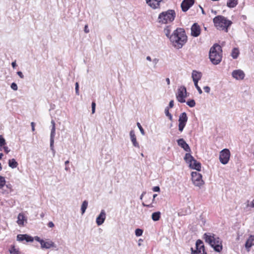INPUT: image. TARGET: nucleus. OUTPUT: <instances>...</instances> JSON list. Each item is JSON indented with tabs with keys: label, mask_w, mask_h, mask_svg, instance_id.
<instances>
[{
	"label": "nucleus",
	"mask_w": 254,
	"mask_h": 254,
	"mask_svg": "<svg viewBox=\"0 0 254 254\" xmlns=\"http://www.w3.org/2000/svg\"><path fill=\"white\" fill-rule=\"evenodd\" d=\"M245 73L244 71L241 69H237L234 70L232 73V76L233 78L237 80H242L245 77Z\"/></svg>",
	"instance_id": "nucleus-13"
},
{
	"label": "nucleus",
	"mask_w": 254,
	"mask_h": 254,
	"mask_svg": "<svg viewBox=\"0 0 254 254\" xmlns=\"http://www.w3.org/2000/svg\"><path fill=\"white\" fill-rule=\"evenodd\" d=\"M178 145L184 149L187 152L191 151L190 148L188 143L183 138H180L177 140Z\"/></svg>",
	"instance_id": "nucleus-14"
},
{
	"label": "nucleus",
	"mask_w": 254,
	"mask_h": 254,
	"mask_svg": "<svg viewBox=\"0 0 254 254\" xmlns=\"http://www.w3.org/2000/svg\"><path fill=\"white\" fill-rule=\"evenodd\" d=\"M157 196V194H154L153 195V199H152V202L154 201L155 198Z\"/></svg>",
	"instance_id": "nucleus-56"
},
{
	"label": "nucleus",
	"mask_w": 254,
	"mask_h": 254,
	"mask_svg": "<svg viewBox=\"0 0 254 254\" xmlns=\"http://www.w3.org/2000/svg\"><path fill=\"white\" fill-rule=\"evenodd\" d=\"M199 7H200V8L201 9L202 13L203 14H205V13L204 10L203 9V8H202V7L201 6H200V5H199Z\"/></svg>",
	"instance_id": "nucleus-59"
},
{
	"label": "nucleus",
	"mask_w": 254,
	"mask_h": 254,
	"mask_svg": "<svg viewBox=\"0 0 254 254\" xmlns=\"http://www.w3.org/2000/svg\"><path fill=\"white\" fill-rule=\"evenodd\" d=\"M204 91L207 93L210 92V88L209 86H206L203 87Z\"/></svg>",
	"instance_id": "nucleus-42"
},
{
	"label": "nucleus",
	"mask_w": 254,
	"mask_h": 254,
	"mask_svg": "<svg viewBox=\"0 0 254 254\" xmlns=\"http://www.w3.org/2000/svg\"><path fill=\"white\" fill-rule=\"evenodd\" d=\"M10 87L14 91H16L18 89L17 84L14 82L12 83Z\"/></svg>",
	"instance_id": "nucleus-39"
},
{
	"label": "nucleus",
	"mask_w": 254,
	"mask_h": 254,
	"mask_svg": "<svg viewBox=\"0 0 254 254\" xmlns=\"http://www.w3.org/2000/svg\"><path fill=\"white\" fill-rule=\"evenodd\" d=\"M51 124H52V127H55V123L54 121L52 120V121H51Z\"/></svg>",
	"instance_id": "nucleus-58"
},
{
	"label": "nucleus",
	"mask_w": 254,
	"mask_h": 254,
	"mask_svg": "<svg viewBox=\"0 0 254 254\" xmlns=\"http://www.w3.org/2000/svg\"><path fill=\"white\" fill-rule=\"evenodd\" d=\"M200 34V27L197 23H194L191 27V36L196 37Z\"/></svg>",
	"instance_id": "nucleus-12"
},
{
	"label": "nucleus",
	"mask_w": 254,
	"mask_h": 254,
	"mask_svg": "<svg viewBox=\"0 0 254 254\" xmlns=\"http://www.w3.org/2000/svg\"><path fill=\"white\" fill-rule=\"evenodd\" d=\"M170 40L173 46L179 49L186 43L187 37L183 29L177 28L170 36Z\"/></svg>",
	"instance_id": "nucleus-1"
},
{
	"label": "nucleus",
	"mask_w": 254,
	"mask_h": 254,
	"mask_svg": "<svg viewBox=\"0 0 254 254\" xmlns=\"http://www.w3.org/2000/svg\"><path fill=\"white\" fill-rule=\"evenodd\" d=\"M145 192H143L142 193V194H141V196H140V199H142V198H143V196L144 194H145Z\"/></svg>",
	"instance_id": "nucleus-61"
},
{
	"label": "nucleus",
	"mask_w": 254,
	"mask_h": 254,
	"mask_svg": "<svg viewBox=\"0 0 254 254\" xmlns=\"http://www.w3.org/2000/svg\"><path fill=\"white\" fill-rule=\"evenodd\" d=\"M11 254H18V251L15 249L14 246H12L9 250Z\"/></svg>",
	"instance_id": "nucleus-34"
},
{
	"label": "nucleus",
	"mask_w": 254,
	"mask_h": 254,
	"mask_svg": "<svg viewBox=\"0 0 254 254\" xmlns=\"http://www.w3.org/2000/svg\"><path fill=\"white\" fill-rule=\"evenodd\" d=\"M56 134V127H53L51 129L50 134V140L54 141V137Z\"/></svg>",
	"instance_id": "nucleus-29"
},
{
	"label": "nucleus",
	"mask_w": 254,
	"mask_h": 254,
	"mask_svg": "<svg viewBox=\"0 0 254 254\" xmlns=\"http://www.w3.org/2000/svg\"><path fill=\"white\" fill-rule=\"evenodd\" d=\"M75 93L76 94L79 95V85L77 82L75 83Z\"/></svg>",
	"instance_id": "nucleus-40"
},
{
	"label": "nucleus",
	"mask_w": 254,
	"mask_h": 254,
	"mask_svg": "<svg viewBox=\"0 0 254 254\" xmlns=\"http://www.w3.org/2000/svg\"><path fill=\"white\" fill-rule=\"evenodd\" d=\"M222 48L217 44H214L212 47L209 51V59L211 62L214 64H218L220 63L222 60Z\"/></svg>",
	"instance_id": "nucleus-3"
},
{
	"label": "nucleus",
	"mask_w": 254,
	"mask_h": 254,
	"mask_svg": "<svg viewBox=\"0 0 254 254\" xmlns=\"http://www.w3.org/2000/svg\"><path fill=\"white\" fill-rule=\"evenodd\" d=\"M87 206H88V202L86 200H84L82 202V204L81 207V210L82 214L84 213V212H85V210L87 207Z\"/></svg>",
	"instance_id": "nucleus-28"
},
{
	"label": "nucleus",
	"mask_w": 254,
	"mask_h": 254,
	"mask_svg": "<svg viewBox=\"0 0 254 254\" xmlns=\"http://www.w3.org/2000/svg\"><path fill=\"white\" fill-rule=\"evenodd\" d=\"M191 254H206L205 251L203 242L200 240H197L195 243V250L191 248Z\"/></svg>",
	"instance_id": "nucleus-6"
},
{
	"label": "nucleus",
	"mask_w": 254,
	"mask_h": 254,
	"mask_svg": "<svg viewBox=\"0 0 254 254\" xmlns=\"http://www.w3.org/2000/svg\"><path fill=\"white\" fill-rule=\"evenodd\" d=\"M165 113L166 116H167L169 118V120H171V121H172L173 117H172V115L169 112V107H167L165 108Z\"/></svg>",
	"instance_id": "nucleus-30"
},
{
	"label": "nucleus",
	"mask_w": 254,
	"mask_h": 254,
	"mask_svg": "<svg viewBox=\"0 0 254 254\" xmlns=\"http://www.w3.org/2000/svg\"><path fill=\"white\" fill-rule=\"evenodd\" d=\"M2 147H3V149L4 150V151L6 153H8L10 151V150L8 149V147L4 146H3Z\"/></svg>",
	"instance_id": "nucleus-46"
},
{
	"label": "nucleus",
	"mask_w": 254,
	"mask_h": 254,
	"mask_svg": "<svg viewBox=\"0 0 254 254\" xmlns=\"http://www.w3.org/2000/svg\"><path fill=\"white\" fill-rule=\"evenodd\" d=\"M131 141L134 147L139 148L138 143L136 141V136L133 130H131L129 132Z\"/></svg>",
	"instance_id": "nucleus-21"
},
{
	"label": "nucleus",
	"mask_w": 254,
	"mask_h": 254,
	"mask_svg": "<svg viewBox=\"0 0 254 254\" xmlns=\"http://www.w3.org/2000/svg\"><path fill=\"white\" fill-rule=\"evenodd\" d=\"M25 240L27 242H32L34 238L27 234H19L17 236V241H23Z\"/></svg>",
	"instance_id": "nucleus-16"
},
{
	"label": "nucleus",
	"mask_w": 254,
	"mask_h": 254,
	"mask_svg": "<svg viewBox=\"0 0 254 254\" xmlns=\"http://www.w3.org/2000/svg\"><path fill=\"white\" fill-rule=\"evenodd\" d=\"M95 112V108H92V113L94 114Z\"/></svg>",
	"instance_id": "nucleus-62"
},
{
	"label": "nucleus",
	"mask_w": 254,
	"mask_h": 254,
	"mask_svg": "<svg viewBox=\"0 0 254 254\" xmlns=\"http://www.w3.org/2000/svg\"><path fill=\"white\" fill-rule=\"evenodd\" d=\"M187 89L185 86L180 87L178 90L176 98L178 102L184 103L186 102L185 98L187 97Z\"/></svg>",
	"instance_id": "nucleus-9"
},
{
	"label": "nucleus",
	"mask_w": 254,
	"mask_h": 254,
	"mask_svg": "<svg viewBox=\"0 0 254 254\" xmlns=\"http://www.w3.org/2000/svg\"><path fill=\"white\" fill-rule=\"evenodd\" d=\"M166 81L167 83V84L168 85H170V79L169 78H166Z\"/></svg>",
	"instance_id": "nucleus-53"
},
{
	"label": "nucleus",
	"mask_w": 254,
	"mask_h": 254,
	"mask_svg": "<svg viewBox=\"0 0 254 254\" xmlns=\"http://www.w3.org/2000/svg\"><path fill=\"white\" fill-rule=\"evenodd\" d=\"M91 106H92V108H95V107H96V104L94 102H93L92 103V105H91Z\"/></svg>",
	"instance_id": "nucleus-54"
},
{
	"label": "nucleus",
	"mask_w": 254,
	"mask_h": 254,
	"mask_svg": "<svg viewBox=\"0 0 254 254\" xmlns=\"http://www.w3.org/2000/svg\"><path fill=\"white\" fill-rule=\"evenodd\" d=\"M188 116L186 112L181 113L179 118V130L181 132L183 131L186 123L188 121Z\"/></svg>",
	"instance_id": "nucleus-10"
},
{
	"label": "nucleus",
	"mask_w": 254,
	"mask_h": 254,
	"mask_svg": "<svg viewBox=\"0 0 254 254\" xmlns=\"http://www.w3.org/2000/svg\"><path fill=\"white\" fill-rule=\"evenodd\" d=\"M194 82V86H195V88H196V89L197 90L199 94H202V90L201 89V88H200V87L198 85V82Z\"/></svg>",
	"instance_id": "nucleus-36"
},
{
	"label": "nucleus",
	"mask_w": 254,
	"mask_h": 254,
	"mask_svg": "<svg viewBox=\"0 0 254 254\" xmlns=\"http://www.w3.org/2000/svg\"><path fill=\"white\" fill-rule=\"evenodd\" d=\"M34 239H35L36 241H37V242H39V243H40V244H41V243H42L41 242L43 241V240L41 239H40L39 237H38V236H36V237H34Z\"/></svg>",
	"instance_id": "nucleus-44"
},
{
	"label": "nucleus",
	"mask_w": 254,
	"mask_h": 254,
	"mask_svg": "<svg viewBox=\"0 0 254 254\" xmlns=\"http://www.w3.org/2000/svg\"><path fill=\"white\" fill-rule=\"evenodd\" d=\"M84 30L86 33H88L89 32V30L88 28V26L87 25L85 26Z\"/></svg>",
	"instance_id": "nucleus-51"
},
{
	"label": "nucleus",
	"mask_w": 254,
	"mask_h": 254,
	"mask_svg": "<svg viewBox=\"0 0 254 254\" xmlns=\"http://www.w3.org/2000/svg\"><path fill=\"white\" fill-rule=\"evenodd\" d=\"M41 242V247L42 249H48L51 248L56 247L55 243L50 240H43Z\"/></svg>",
	"instance_id": "nucleus-15"
},
{
	"label": "nucleus",
	"mask_w": 254,
	"mask_h": 254,
	"mask_svg": "<svg viewBox=\"0 0 254 254\" xmlns=\"http://www.w3.org/2000/svg\"><path fill=\"white\" fill-rule=\"evenodd\" d=\"M137 126L141 132V133L144 135L145 134V132H144V130L143 129V128H142V127H141L140 124L139 123H137Z\"/></svg>",
	"instance_id": "nucleus-38"
},
{
	"label": "nucleus",
	"mask_w": 254,
	"mask_h": 254,
	"mask_svg": "<svg viewBox=\"0 0 254 254\" xmlns=\"http://www.w3.org/2000/svg\"><path fill=\"white\" fill-rule=\"evenodd\" d=\"M202 74L200 72H198L196 70H193L191 74V77L193 82H198L201 79Z\"/></svg>",
	"instance_id": "nucleus-18"
},
{
	"label": "nucleus",
	"mask_w": 254,
	"mask_h": 254,
	"mask_svg": "<svg viewBox=\"0 0 254 254\" xmlns=\"http://www.w3.org/2000/svg\"><path fill=\"white\" fill-rule=\"evenodd\" d=\"M152 190L155 192H159L160 190L159 186H156L153 188Z\"/></svg>",
	"instance_id": "nucleus-43"
},
{
	"label": "nucleus",
	"mask_w": 254,
	"mask_h": 254,
	"mask_svg": "<svg viewBox=\"0 0 254 254\" xmlns=\"http://www.w3.org/2000/svg\"><path fill=\"white\" fill-rule=\"evenodd\" d=\"M252 246H254V236H251L246 242L245 247L248 252L250 251V248Z\"/></svg>",
	"instance_id": "nucleus-20"
},
{
	"label": "nucleus",
	"mask_w": 254,
	"mask_h": 254,
	"mask_svg": "<svg viewBox=\"0 0 254 254\" xmlns=\"http://www.w3.org/2000/svg\"><path fill=\"white\" fill-rule=\"evenodd\" d=\"M44 213H42L41 214H40V216L41 218H43L44 216Z\"/></svg>",
	"instance_id": "nucleus-63"
},
{
	"label": "nucleus",
	"mask_w": 254,
	"mask_h": 254,
	"mask_svg": "<svg viewBox=\"0 0 254 254\" xmlns=\"http://www.w3.org/2000/svg\"><path fill=\"white\" fill-rule=\"evenodd\" d=\"M238 3V0H227V6L229 8H234Z\"/></svg>",
	"instance_id": "nucleus-23"
},
{
	"label": "nucleus",
	"mask_w": 254,
	"mask_h": 254,
	"mask_svg": "<svg viewBox=\"0 0 254 254\" xmlns=\"http://www.w3.org/2000/svg\"><path fill=\"white\" fill-rule=\"evenodd\" d=\"M48 226L50 228H52L54 226V224L52 222H49L48 224Z\"/></svg>",
	"instance_id": "nucleus-50"
},
{
	"label": "nucleus",
	"mask_w": 254,
	"mask_h": 254,
	"mask_svg": "<svg viewBox=\"0 0 254 254\" xmlns=\"http://www.w3.org/2000/svg\"><path fill=\"white\" fill-rule=\"evenodd\" d=\"M54 141L50 140V148L53 151H54V152H55V150L54 149Z\"/></svg>",
	"instance_id": "nucleus-41"
},
{
	"label": "nucleus",
	"mask_w": 254,
	"mask_h": 254,
	"mask_svg": "<svg viewBox=\"0 0 254 254\" xmlns=\"http://www.w3.org/2000/svg\"><path fill=\"white\" fill-rule=\"evenodd\" d=\"M106 218V213L104 210H102L100 214L96 218V223L98 226L102 225Z\"/></svg>",
	"instance_id": "nucleus-17"
},
{
	"label": "nucleus",
	"mask_w": 254,
	"mask_h": 254,
	"mask_svg": "<svg viewBox=\"0 0 254 254\" xmlns=\"http://www.w3.org/2000/svg\"><path fill=\"white\" fill-rule=\"evenodd\" d=\"M161 213L159 211L154 212L152 214L151 218L154 221L159 220L160 218Z\"/></svg>",
	"instance_id": "nucleus-26"
},
{
	"label": "nucleus",
	"mask_w": 254,
	"mask_h": 254,
	"mask_svg": "<svg viewBox=\"0 0 254 254\" xmlns=\"http://www.w3.org/2000/svg\"><path fill=\"white\" fill-rule=\"evenodd\" d=\"M191 180L194 186L200 187L203 185L204 182L202 180V175L196 172H192L191 174Z\"/></svg>",
	"instance_id": "nucleus-7"
},
{
	"label": "nucleus",
	"mask_w": 254,
	"mask_h": 254,
	"mask_svg": "<svg viewBox=\"0 0 254 254\" xmlns=\"http://www.w3.org/2000/svg\"><path fill=\"white\" fill-rule=\"evenodd\" d=\"M187 104L190 107H193L195 105V102L193 99L188 100L187 102Z\"/></svg>",
	"instance_id": "nucleus-32"
},
{
	"label": "nucleus",
	"mask_w": 254,
	"mask_h": 254,
	"mask_svg": "<svg viewBox=\"0 0 254 254\" xmlns=\"http://www.w3.org/2000/svg\"><path fill=\"white\" fill-rule=\"evenodd\" d=\"M5 140L1 135H0V147H2L5 144Z\"/></svg>",
	"instance_id": "nucleus-37"
},
{
	"label": "nucleus",
	"mask_w": 254,
	"mask_h": 254,
	"mask_svg": "<svg viewBox=\"0 0 254 254\" xmlns=\"http://www.w3.org/2000/svg\"><path fill=\"white\" fill-rule=\"evenodd\" d=\"M143 230L140 229H136L135 231V235L137 237L140 236L142 235Z\"/></svg>",
	"instance_id": "nucleus-35"
},
{
	"label": "nucleus",
	"mask_w": 254,
	"mask_h": 254,
	"mask_svg": "<svg viewBox=\"0 0 254 254\" xmlns=\"http://www.w3.org/2000/svg\"><path fill=\"white\" fill-rule=\"evenodd\" d=\"M31 126L32 130L33 131H34L35 130V123L34 122H31Z\"/></svg>",
	"instance_id": "nucleus-49"
},
{
	"label": "nucleus",
	"mask_w": 254,
	"mask_h": 254,
	"mask_svg": "<svg viewBox=\"0 0 254 254\" xmlns=\"http://www.w3.org/2000/svg\"><path fill=\"white\" fill-rule=\"evenodd\" d=\"M153 64H154V65H155L159 62V59H157V58H155L152 61Z\"/></svg>",
	"instance_id": "nucleus-48"
},
{
	"label": "nucleus",
	"mask_w": 254,
	"mask_h": 254,
	"mask_svg": "<svg viewBox=\"0 0 254 254\" xmlns=\"http://www.w3.org/2000/svg\"><path fill=\"white\" fill-rule=\"evenodd\" d=\"M230 157V152L228 149H224L220 152L219 160L224 165L227 164Z\"/></svg>",
	"instance_id": "nucleus-8"
},
{
	"label": "nucleus",
	"mask_w": 254,
	"mask_h": 254,
	"mask_svg": "<svg viewBox=\"0 0 254 254\" xmlns=\"http://www.w3.org/2000/svg\"><path fill=\"white\" fill-rule=\"evenodd\" d=\"M8 166L10 168L14 169L17 167L18 163L16 161L15 159H9L8 161Z\"/></svg>",
	"instance_id": "nucleus-24"
},
{
	"label": "nucleus",
	"mask_w": 254,
	"mask_h": 254,
	"mask_svg": "<svg viewBox=\"0 0 254 254\" xmlns=\"http://www.w3.org/2000/svg\"><path fill=\"white\" fill-rule=\"evenodd\" d=\"M146 207H153V206L152 205V204H147V205H146Z\"/></svg>",
	"instance_id": "nucleus-60"
},
{
	"label": "nucleus",
	"mask_w": 254,
	"mask_h": 254,
	"mask_svg": "<svg viewBox=\"0 0 254 254\" xmlns=\"http://www.w3.org/2000/svg\"><path fill=\"white\" fill-rule=\"evenodd\" d=\"M251 207H254V199H253V200L251 202V204H250V205Z\"/></svg>",
	"instance_id": "nucleus-55"
},
{
	"label": "nucleus",
	"mask_w": 254,
	"mask_h": 254,
	"mask_svg": "<svg viewBox=\"0 0 254 254\" xmlns=\"http://www.w3.org/2000/svg\"><path fill=\"white\" fill-rule=\"evenodd\" d=\"M146 60L147 61H152L151 58V57L150 56H147L146 57Z\"/></svg>",
	"instance_id": "nucleus-57"
},
{
	"label": "nucleus",
	"mask_w": 254,
	"mask_h": 254,
	"mask_svg": "<svg viewBox=\"0 0 254 254\" xmlns=\"http://www.w3.org/2000/svg\"><path fill=\"white\" fill-rule=\"evenodd\" d=\"M194 0H184L181 3L182 11L186 12L194 4Z\"/></svg>",
	"instance_id": "nucleus-11"
},
{
	"label": "nucleus",
	"mask_w": 254,
	"mask_h": 254,
	"mask_svg": "<svg viewBox=\"0 0 254 254\" xmlns=\"http://www.w3.org/2000/svg\"><path fill=\"white\" fill-rule=\"evenodd\" d=\"M11 65L13 68H15L16 66V61L13 62L11 64Z\"/></svg>",
	"instance_id": "nucleus-52"
},
{
	"label": "nucleus",
	"mask_w": 254,
	"mask_h": 254,
	"mask_svg": "<svg viewBox=\"0 0 254 254\" xmlns=\"http://www.w3.org/2000/svg\"><path fill=\"white\" fill-rule=\"evenodd\" d=\"M175 17V11L174 10L169 9L160 13L158 16L157 21L161 24H167L172 22Z\"/></svg>",
	"instance_id": "nucleus-5"
},
{
	"label": "nucleus",
	"mask_w": 254,
	"mask_h": 254,
	"mask_svg": "<svg viewBox=\"0 0 254 254\" xmlns=\"http://www.w3.org/2000/svg\"><path fill=\"white\" fill-rule=\"evenodd\" d=\"M17 74L21 78L23 79L24 78V76L21 71H18Z\"/></svg>",
	"instance_id": "nucleus-45"
},
{
	"label": "nucleus",
	"mask_w": 254,
	"mask_h": 254,
	"mask_svg": "<svg viewBox=\"0 0 254 254\" xmlns=\"http://www.w3.org/2000/svg\"><path fill=\"white\" fill-rule=\"evenodd\" d=\"M164 32L165 34V35L168 37V38H170V32H171V30L169 28V27L167 26L166 27V28H165L164 29Z\"/></svg>",
	"instance_id": "nucleus-31"
},
{
	"label": "nucleus",
	"mask_w": 254,
	"mask_h": 254,
	"mask_svg": "<svg viewBox=\"0 0 254 254\" xmlns=\"http://www.w3.org/2000/svg\"><path fill=\"white\" fill-rule=\"evenodd\" d=\"M213 22L217 29L224 30L226 32L228 31V27L232 24L231 21L222 15L215 17L213 19Z\"/></svg>",
	"instance_id": "nucleus-4"
},
{
	"label": "nucleus",
	"mask_w": 254,
	"mask_h": 254,
	"mask_svg": "<svg viewBox=\"0 0 254 254\" xmlns=\"http://www.w3.org/2000/svg\"><path fill=\"white\" fill-rule=\"evenodd\" d=\"M190 167L193 169H195L197 171H200L201 169V164L199 162H197L194 159L192 162H191L189 164Z\"/></svg>",
	"instance_id": "nucleus-19"
},
{
	"label": "nucleus",
	"mask_w": 254,
	"mask_h": 254,
	"mask_svg": "<svg viewBox=\"0 0 254 254\" xmlns=\"http://www.w3.org/2000/svg\"><path fill=\"white\" fill-rule=\"evenodd\" d=\"M26 221L23 214L19 213L17 217V223L19 225H24V222Z\"/></svg>",
	"instance_id": "nucleus-22"
},
{
	"label": "nucleus",
	"mask_w": 254,
	"mask_h": 254,
	"mask_svg": "<svg viewBox=\"0 0 254 254\" xmlns=\"http://www.w3.org/2000/svg\"><path fill=\"white\" fill-rule=\"evenodd\" d=\"M239 55V51L238 49L237 48H234L232 50V52L231 53V56L233 57V59H237Z\"/></svg>",
	"instance_id": "nucleus-27"
},
{
	"label": "nucleus",
	"mask_w": 254,
	"mask_h": 254,
	"mask_svg": "<svg viewBox=\"0 0 254 254\" xmlns=\"http://www.w3.org/2000/svg\"><path fill=\"white\" fill-rule=\"evenodd\" d=\"M174 106V101L173 100H171L169 102V108H173Z\"/></svg>",
	"instance_id": "nucleus-47"
},
{
	"label": "nucleus",
	"mask_w": 254,
	"mask_h": 254,
	"mask_svg": "<svg viewBox=\"0 0 254 254\" xmlns=\"http://www.w3.org/2000/svg\"><path fill=\"white\" fill-rule=\"evenodd\" d=\"M5 184V180L3 177L0 176V189L2 188Z\"/></svg>",
	"instance_id": "nucleus-33"
},
{
	"label": "nucleus",
	"mask_w": 254,
	"mask_h": 254,
	"mask_svg": "<svg viewBox=\"0 0 254 254\" xmlns=\"http://www.w3.org/2000/svg\"><path fill=\"white\" fill-rule=\"evenodd\" d=\"M203 239L206 243L209 244L217 252H220L223 249L222 241L215 235L211 233H205Z\"/></svg>",
	"instance_id": "nucleus-2"
},
{
	"label": "nucleus",
	"mask_w": 254,
	"mask_h": 254,
	"mask_svg": "<svg viewBox=\"0 0 254 254\" xmlns=\"http://www.w3.org/2000/svg\"><path fill=\"white\" fill-rule=\"evenodd\" d=\"M194 159V158H193V157L192 155H191L190 153H186L184 157V159L186 161V162L188 163H189V164L191 162L193 161Z\"/></svg>",
	"instance_id": "nucleus-25"
},
{
	"label": "nucleus",
	"mask_w": 254,
	"mask_h": 254,
	"mask_svg": "<svg viewBox=\"0 0 254 254\" xmlns=\"http://www.w3.org/2000/svg\"><path fill=\"white\" fill-rule=\"evenodd\" d=\"M69 161L68 160H67L65 162H64V164L65 165H67L68 163H69Z\"/></svg>",
	"instance_id": "nucleus-64"
}]
</instances>
